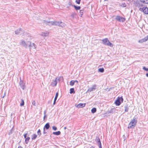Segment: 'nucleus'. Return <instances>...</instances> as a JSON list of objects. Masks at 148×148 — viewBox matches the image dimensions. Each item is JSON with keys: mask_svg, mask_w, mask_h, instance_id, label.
Listing matches in <instances>:
<instances>
[{"mask_svg": "<svg viewBox=\"0 0 148 148\" xmlns=\"http://www.w3.org/2000/svg\"><path fill=\"white\" fill-rule=\"evenodd\" d=\"M137 120L135 118L133 119L129 124L128 127V129L134 128L136 125Z\"/></svg>", "mask_w": 148, "mask_h": 148, "instance_id": "obj_1", "label": "nucleus"}, {"mask_svg": "<svg viewBox=\"0 0 148 148\" xmlns=\"http://www.w3.org/2000/svg\"><path fill=\"white\" fill-rule=\"evenodd\" d=\"M123 99L122 97H118L117 98V99L116 100L115 102V103L116 106H119L121 103V102L122 103L123 102Z\"/></svg>", "mask_w": 148, "mask_h": 148, "instance_id": "obj_2", "label": "nucleus"}, {"mask_svg": "<svg viewBox=\"0 0 148 148\" xmlns=\"http://www.w3.org/2000/svg\"><path fill=\"white\" fill-rule=\"evenodd\" d=\"M103 43L104 44L107 45L110 47L113 46V45L112 43H110L109 41L108 40V38H105L102 40Z\"/></svg>", "mask_w": 148, "mask_h": 148, "instance_id": "obj_3", "label": "nucleus"}, {"mask_svg": "<svg viewBox=\"0 0 148 148\" xmlns=\"http://www.w3.org/2000/svg\"><path fill=\"white\" fill-rule=\"evenodd\" d=\"M139 10L145 14H148V8L147 7H143L142 8H140L139 9Z\"/></svg>", "mask_w": 148, "mask_h": 148, "instance_id": "obj_4", "label": "nucleus"}, {"mask_svg": "<svg viewBox=\"0 0 148 148\" xmlns=\"http://www.w3.org/2000/svg\"><path fill=\"white\" fill-rule=\"evenodd\" d=\"M116 19L119 22H122L124 21L125 20V18L118 16H116Z\"/></svg>", "mask_w": 148, "mask_h": 148, "instance_id": "obj_5", "label": "nucleus"}, {"mask_svg": "<svg viewBox=\"0 0 148 148\" xmlns=\"http://www.w3.org/2000/svg\"><path fill=\"white\" fill-rule=\"evenodd\" d=\"M147 40V36L145 37L144 38L139 40L138 41L139 42L142 43L143 42H146Z\"/></svg>", "mask_w": 148, "mask_h": 148, "instance_id": "obj_6", "label": "nucleus"}, {"mask_svg": "<svg viewBox=\"0 0 148 148\" xmlns=\"http://www.w3.org/2000/svg\"><path fill=\"white\" fill-rule=\"evenodd\" d=\"M57 83V79H56L55 80L53 81L51 85L52 86H54L56 85Z\"/></svg>", "mask_w": 148, "mask_h": 148, "instance_id": "obj_7", "label": "nucleus"}, {"mask_svg": "<svg viewBox=\"0 0 148 148\" xmlns=\"http://www.w3.org/2000/svg\"><path fill=\"white\" fill-rule=\"evenodd\" d=\"M85 103H79L77 105L76 107L78 108H83L85 106Z\"/></svg>", "mask_w": 148, "mask_h": 148, "instance_id": "obj_8", "label": "nucleus"}, {"mask_svg": "<svg viewBox=\"0 0 148 148\" xmlns=\"http://www.w3.org/2000/svg\"><path fill=\"white\" fill-rule=\"evenodd\" d=\"M50 127V125L48 123H47L44 126L43 128L44 131H45V129L46 128V129L47 130L49 129Z\"/></svg>", "mask_w": 148, "mask_h": 148, "instance_id": "obj_9", "label": "nucleus"}, {"mask_svg": "<svg viewBox=\"0 0 148 148\" xmlns=\"http://www.w3.org/2000/svg\"><path fill=\"white\" fill-rule=\"evenodd\" d=\"M141 3L145 4H148V0H139Z\"/></svg>", "mask_w": 148, "mask_h": 148, "instance_id": "obj_10", "label": "nucleus"}, {"mask_svg": "<svg viewBox=\"0 0 148 148\" xmlns=\"http://www.w3.org/2000/svg\"><path fill=\"white\" fill-rule=\"evenodd\" d=\"M59 23H58L57 25H58L59 26L63 27V26L64 25V23L62 22L61 21H58Z\"/></svg>", "mask_w": 148, "mask_h": 148, "instance_id": "obj_11", "label": "nucleus"}, {"mask_svg": "<svg viewBox=\"0 0 148 148\" xmlns=\"http://www.w3.org/2000/svg\"><path fill=\"white\" fill-rule=\"evenodd\" d=\"M52 25H57L58 24V23H59L58 21H52L51 22Z\"/></svg>", "mask_w": 148, "mask_h": 148, "instance_id": "obj_12", "label": "nucleus"}, {"mask_svg": "<svg viewBox=\"0 0 148 148\" xmlns=\"http://www.w3.org/2000/svg\"><path fill=\"white\" fill-rule=\"evenodd\" d=\"M37 136L36 134H33L32 136V140H35V139H36V138H37Z\"/></svg>", "mask_w": 148, "mask_h": 148, "instance_id": "obj_13", "label": "nucleus"}, {"mask_svg": "<svg viewBox=\"0 0 148 148\" xmlns=\"http://www.w3.org/2000/svg\"><path fill=\"white\" fill-rule=\"evenodd\" d=\"M30 139V137H27L25 139V143L26 144H27L28 143V142Z\"/></svg>", "mask_w": 148, "mask_h": 148, "instance_id": "obj_14", "label": "nucleus"}, {"mask_svg": "<svg viewBox=\"0 0 148 148\" xmlns=\"http://www.w3.org/2000/svg\"><path fill=\"white\" fill-rule=\"evenodd\" d=\"M61 132L60 131H58L56 132H53V134L56 135H58L60 134Z\"/></svg>", "mask_w": 148, "mask_h": 148, "instance_id": "obj_15", "label": "nucleus"}, {"mask_svg": "<svg viewBox=\"0 0 148 148\" xmlns=\"http://www.w3.org/2000/svg\"><path fill=\"white\" fill-rule=\"evenodd\" d=\"M73 6L75 8V9L76 10H79L81 8V7L80 6H76L75 5H74Z\"/></svg>", "mask_w": 148, "mask_h": 148, "instance_id": "obj_16", "label": "nucleus"}, {"mask_svg": "<svg viewBox=\"0 0 148 148\" xmlns=\"http://www.w3.org/2000/svg\"><path fill=\"white\" fill-rule=\"evenodd\" d=\"M96 108H93L91 110V111L92 113H94L96 111Z\"/></svg>", "mask_w": 148, "mask_h": 148, "instance_id": "obj_17", "label": "nucleus"}, {"mask_svg": "<svg viewBox=\"0 0 148 148\" xmlns=\"http://www.w3.org/2000/svg\"><path fill=\"white\" fill-rule=\"evenodd\" d=\"M70 93L71 94L72 93H75L74 89L73 88H71L70 89Z\"/></svg>", "mask_w": 148, "mask_h": 148, "instance_id": "obj_18", "label": "nucleus"}, {"mask_svg": "<svg viewBox=\"0 0 148 148\" xmlns=\"http://www.w3.org/2000/svg\"><path fill=\"white\" fill-rule=\"evenodd\" d=\"M98 71L101 73H103L104 71V69L103 68H99L98 69Z\"/></svg>", "mask_w": 148, "mask_h": 148, "instance_id": "obj_19", "label": "nucleus"}, {"mask_svg": "<svg viewBox=\"0 0 148 148\" xmlns=\"http://www.w3.org/2000/svg\"><path fill=\"white\" fill-rule=\"evenodd\" d=\"M75 81L74 80H71L70 82V84L71 86H73L74 85Z\"/></svg>", "mask_w": 148, "mask_h": 148, "instance_id": "obj_20", "label": "nucleus"}, {"mask_svg": "<svg viewBox=\"0 0 148 148\" xmlns=\"http://www.w3.org/2000/svg\"><path fill=\"white\" fill-rule=\"evenodd\" d=\"M21 102L20 104V106H23L24 104V102L23 100L22 99H21Z\"/></svg>", "mask_w": 148, "mask_h": 148, "instance_id": "obj_21", "label": "nucleus"}, {"mask_svg": "<svg viewBox=\"0 0 148 148\" xmlns=\"http://www.w3.org/2000/svg\"><path fill=\"white\" fill-rule=\"evenodd\" d=\"M37 133L38 136H40L41 135V131L40 129L38 130L37 131Z\"/></svg>", "mask_w": 148, "mask_h": 148, "instance_id": "obj_22", "label": "nucleus"}, {"mask_svg": "<svg viewBox=\"0 0 148 148\" xmlns=\"http://www.w3.org/2000/svg\"><path fill=\"white\" fill-rule=\"evenodd\" d=\"M58 92H57L56 93V96H55V97L54 98V99H55V101L56 100L57 98L58 97Z\"/></svg>", "mask_w": 148, "mask_h": 148, "instance_id": "obj_23", "label": "nucleus"}, {"mask_svg": "<svg viewBox=\"0 0 148 148\" xmlns=\"http://www.w3.org/2000/svg\"><path fill=\"white\" fill-rule=\"evenodd\" d=\"M80 1L81 0H76L75 1L76 3L78 4H80Z\"/></svg>", "mask_w": 148, "mask_h": 148, "instance_id": "obj_24", "label": "nucleus"}, {"mask_svg": "<svg viewBox=\"0 0 148 148\" xmlns=\"http://www.w3.org/2000/svg\"><path fill=\"white\" fill-rule=\"evenodd\" d=\"M143 69L145 71H148V68H146L145 66H144L143 67Z\"/></svg>", "mask_w": 148, "mask_h": 148, "instance_id": "obj_25", "label": "nucleus"}, {"mask_svg": "<svg viewBox=\"0 0 148 148\" xmlns=\"http://www.w3.org/2000/svg\"><path fill=\"white\" fill-rule=\"evenodd\" d=\"M52 128L54 130H56L57 129V127L55 126H53L52 127Z\"/></svg>", "mask_w": 148, "mask_h": 148, "instance_id": "obj_26", "label": "nucleus"}, {"mask_svg": "<svg viewBox=\"0 0 148 148\" xmlns=\"http://www.w3.org/2000/svg\"><path fill=\"white\" fill-rule=\"evenodd\" d=\"M32 103L34 106H36V104H35L36 103H35V101H33L32 102Z\"/></svg>", "mask_w": 148, "mask_h": 148, "instance_id": "obj_27", "label": "nucleus"}, {"mask_svg": "<svg viewBox=\"0 0 148 148\" xmlns=\"http://www.w3.org/2000/svg\"><path fill=\"white\" fill-rule=\"evenodd\" d=\"M27 133H26L24 135V137L25 138V139L26 138V137H27Z\"/></svg>", "mask_w": 148, "mask_h": 148, "instance_id": "obj_28", "label": "nucleus"}, {"mask_svg": "<svg viewBox=\"0 0 148 148\" xmlns=\"http://www.w3.org/2000/svg\"><path fill=\"white\" fill-rule=\"evenodd\" d=\"M125 112H127L128 111V108L127 107H126L125 108Z\"/></svg>", "mask_w": 148, "mask_h": 148, "instance_id": "obj_29", "label": "nucleus"}, {"mask_svg": "<svg viewBox=\"0 0 148 148\" xmlns=\"http://www.w3.org/2000/svg\"><path fill=\"white\" fill-rule=\"evenodd\" d=\"M56 101V100L55 101V99H54V101L53 103V105H55V104Z\"/></svg>", "mask_w": 148, "mask_h": 148, "instance_id": "obj_30", "label": "nucleus"}, {"mask_svg": "<svg viewBox=\"0 0 148 148\" xmlns=\"http://www.w3.org/2000/svg\"><path fill=\"white\" fill-rule=\"evenodd\" d=\"M18 148H23L21 146H19L18 147Z\"/></svg>", "mask_w": 148, "mask_h": 148, "instance_id": "obj_31", "label": "nucleus"}, {"mask_svg": "<svg viewBox=\"0 0 148 148\" xmlns=\"http://www.w3.org/2000/svg\"><path fill=\"white\" fill-rule=\"evenodd\" d=\"M146 76L147 77H148V73H147V74H146Z\"/></svg>", "mask_w": 148, "mask_h": 148, "instance_id": "obj_32", "label": "nucleus"}, {"mask_svg": "<svg viewBox=\"0 0 148 148\" xmlns=\"http://www.w3.org/2000/svg\"><path fill=\"white\" fill-rule=\"evenodd\" d=\"M75 81V82H77V83L78 82V81H77V80H75V81Z\"/></svg>", "mask_w": 148, "mask_h": 148, "instance_id": "obj_33", "label": "nucleus"}, {"mask_svg": "<svg viewBox=\"0 0 148 148\" xmlns=\"http://www.w3.org/2000/svg\"><path fill=\"white\" fill-rule=\"evenodd\" d=\"M90 148H95L93 146H92Z\"/></svg>", "mask_w": 148, "mask_h": 148, "instance_id": "obj_34", "label": "nucleus"}, {"mask_svg": "<svg viewBox=\"0 0 148 148\" xmlns=\"http://www.w3.org/2000/svg\"><path fill=\"white\" fill-rule=\"evenodd\" d=\"M147 40H148V36H147Z\"/></svg>", "mask_w": 148, "mask_h": 148, "instance_id": "obj_35", "label": "nucleus"}, {"mask_svg": "<svg viewBox=\"0 0 148 148\" xmlns=\"http://www.w3.org/2000/svg\"><path fill=\"white\" fill-rule=\"evenodd\" d=\"M45 116H44V118H45Z\"/></svg>", "mask_w": 148, "mask_h": 148, "instance_id": "obj_36", "label": "nucleus"}]
</instances>
